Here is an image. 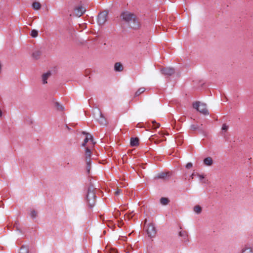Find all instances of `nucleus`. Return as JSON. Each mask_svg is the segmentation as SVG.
Instances as JSON below:
<instances>
[{
  "label": "nucleus",
  "mask_w": 253,
  "mask_h": 253,
  "mask_svg": "<svg viewBox=\"0 0 253 253\" xmlns=\"http://www.w3.org/2000/svg\"><path fill=\"white\" fill-rule=\"evenodd\" d=\"M121 190L120 189H117V190L115 191V195H118L121 192Z\"/></svg>",
  "instance_id": "obj_31"
},
{
  "label": "nucleus",
  "mask_w": 253,
  "mask_h": 253,
  "mask_svg": "<svg viewBox=\"0 0 253 253\" xmlns=\"http://www.w3.org/2000/svg\"><path fill=\"white\" fill-rule=\"evenodd\" d=\"M30 215H31V216L34 218L36 217L37 216V212H36V211H32L31 212V213H30Z\"/></svg>",
  "instance_id": "obj_27"
},
{
  "label": "nucleus",
  "mask_w": 253,
  "mask_h": 253,
  "mask_svg": "<svg viewBox=\"0 0 253 253\" xmlns=\"http://www.w3.org/2000/svg\"><path fill=\"white\" fill-rule=\"evenodd\" d=\"M198 126H195L194 125H192L190 126V128L192 130H196L198 128Z\"/></svg>",
  "instance_id": "obj_30"
},
{
  "label": "nucleus",
  "mask_w": 253,
  "mask_h": 253,
  "mask_svg": "<svg viewBox=\"0 0 253 253\" xmlns=\"http://www.w3.org/2000/svg\"><path fill=\"white\" fill-rule=\"evenodd\" d=\"M133 216V214H132V212L130 213L129 215H128L129 217H132Z\"/></svg>",
  "instance_id": "obj_32"
},
{
  "label": "nucleus",
  "mask_w": 253,
  "mask_h": 253,
  "mask_svg": "<svg viewBox=\"0 0 253 253\" xmlns=\"http://www.w3.org/2000/svg\"><path fill=\"white\" fill-rule=\"evenodd\" d=\"M95 189L92 187H89L86 196L87 201L90 207H93L95 203Z\"/></svg>",
  "instance_id": "obj_3"
},
{
  "label": "nucleus",
  "mask_w": 253,
  "mask_h": 253,
  "mask_svg": "<svg viewBox=\"0 0 253 253\" xmlns=\"http://www.w3.org/2000/svg\"><path fill=\"white\" fill-rule=\"evenodd\" d=\"M115 70L117 72H121L123 70L124 67L123 65L120 62H117L114 65Z\"/></svg>",
  "instance_id": "obj_13"
},
{
  "label": "nucleus",
  "mask_w": 253,
  "mask_h": 253,
  "mask_svg": "<svg viewBox=\"0 0 253 253\" xmlns=\"http://www.w3.org/2000/svg\"><path fill=\"white\" fill-rule=\"evenodd\" d=\"M91 147L87 146L85 147V162L86 164V171L88 174H90V169H91V159L90 157L91 155V152L90 151V148Z\"/></svg>",
  "instance_id": "obj_2"
},
{
  "label": "nucleus",
  "mask_w": 253,
  "mask_h": 253,
  "mask_svg": "<svg viewBox=\"0 0 253 253\" xmlns=\"http://www.w3.org/2000/svg\"><path fill=\"white\" fill-rule=\"evenodd\" d=\"M19 253H29L28 248L27 246H23L20 248Z\"/></svg>",
  "instance_id": "obj_17"
},
{
  "label": "nucleus",
  "mask_w": 253,
  "mask_h": 253,
  "mask_svg": "<svg viewBox=\"0 0 253 253\" xmlns=\"http://www.w3.org/2000/svg\"><path fill=\"white\" fill-rule=\"evenodd\" d=\"M86 11L85 8L80 5L76 6L74 9V14L77 17L81 16Z\"/></svg>",
  "instance_id": "obj_8"
},
{
  "label": "nucleus",
  "mask_w": 253,
  "mask_h": 253,
  "mask_svg": "<svg viewBox=\"0 0 253 253\" xmlns=\"http://www.w3.org/2000/svg\"><path fill=\"white\" fill-rule=\"evenodd\" d=\"M179 235L181 237H186L187 236V233L185 231L182 232L180 231L179 233Z\"/></svg>",
  "instance_id": "obj_26"
},
{
  "label": "nucleus",
  "mask_w": 253,
  "mask_h": 253,
  "mask_svg": "<svg viewBox=\"0 0 253 253\" xmlns=\"http://www.w3.org/2000/svg\"><path fill=\"white\" fill-rule=\"evenodd\" d=\"M163 140H159V141H158V142H156V143H159V142H161V141H163Z\"/></svg>",
  "instance_id": "obj_37"
},
{
  "label": "nucleus",
  "mask_w": 253,
  "mask_h": 253,
  "mask_svg": "<svg viewBox=\"0 0 253 253\" xmlns=\"http://www.w3.org/2000/svg\"><path fill=\"white\" fill-rule=\"evenodd\" d=\"M192 164L191 163H188L186 165V168L188 169H189L192 167Z\"/></svg>",
  "instance_id": "obj_29"
},
{
  "label": "nucleus",
  "mask_w": 253,
  "mask_h": 253,
  "mask_svg": "<svg viewBox=\"0 0 253 253\" xmlns=\"http://www.w3.org/2000/svg\"><path fill=\"white\" fill-rule=\"evenodd\" d=\"M204 163L206 166H211L213 164L212 159L210 157H207L204 160Z\"/></svg>",
  "instance_id": "obj_14"
},
{
  "label": "nucleus",
  "mask_w": 253,
  "mask_h": 253,
  "mask_svg": "<svg viewBox=\"0 0 253 253\" xmlns=\"http://www.w3.org/2000/svg\"><path fill=\"white\" fill-rule=\"evenodd\" d=\"M163 74L167 76H171L174 73V69L171 67L165 68L161 70Z\"/></svg>",
  "instance_id": "obj_10"
},
{
  "label": "nucleus",
  "mask_w": 253,
  "mask_h": 253,
  "mask_svg": "<svg viewBox=\"0 0 253 253\" xmlns=\"http://www.w3.org/2000/svg\"><path fill=\"white\" fill-rule=\"evenodd\" d=\"M169 172H162L158 173L155 177V179H165L168 176H169Z\"/></svg>",
  "instance_id": "obj_11"
},
{
  "label": "nucleus",
  "mask_w": 253,
  "mask_h": 253,
  "mask_svg": "<svg viewBox=\"0 0 253 253\" xmlns=\"http://www.w3.org/2000/svg\"><path fill=\"white\" fill-rule=\"evenodd\" d=\"M147 232L149 237H154L156 234V229L153 224H149L147 229Z\"/></svg>",
  "instance_id": "obj_9"
},
{
  "label": "nucleus",
  "mask_w": 253,
  "mask_h": 253,
  "mask_svg": "<svg viewBox=\"0 0 253 253\" xmlns=\"http://www.w3.org/2000/svg\"><path fill=\"white\" fill-rule=\"evenodd\" d=\"M94 116L101 125L105 126L107 124L106 119L99 110H96V112L94 113Z\"/></svg>",
  "instance_id": "obj_6"
},
{
  "label": "nucleus",
  "mask_w": 253,
  "mask_h": 253,
  "mask_svg": "<svg viewBox=\"0 0 253 253\" xmlns=\"http://www.w3.org/2000/svg\"><path fill=\"white\" fill-rule=\"evenodd\" d=\"M41 55V52L39 50H36L33 53V57L35 59H38L40 58Z\"/></svg>",
  "instance_id": "obj_18"
},
{
  "label": "nucleus",
  "mask_w": 253,
  "mask_h": 253,
  "mask_svg": "<svg viewBox=\"0 0 253 253\" xmlns=\"http://www.w3.org/2000/svg\"><path fill=\"white\" fill-rule=\"evenodd\" d=\"M2 115V112L1 111V110H0V117H1Z\"/></svg>",
  "instance_id": "obj_36"
},
{
  "label": "nucleus",
  "mask_w": 253,
  "mask_h": 253,
  "mask_svg": "<svg viewBox=\"0 0 253 253\" xmlns=\"http://www.w3.org/2000/svg\"><path fill=\"white\" fill-rule=\"evenodd\" d=\"M152 123L153 124V127L154 128L156 129V128H159L160 127V125L159 124H158L156 122H154V121H153Z\"/></svg>",
  "instance_id": "obj_25"
},
{
  "label": "nucleus",
  "mask_w": 253,
  "mask_h": 253,
  "mask_svg": "<svg viewBox=\"0 0 253 253\" xmlns=\"http://www.w3.org/2000/svg\"><path fill=\"white\" fill-rule=\"evenodd\" d=\"M241 253H253V248L250 246L246 245L242 249Z\"/></svg>",
  "instance_id": "obj_12"
},
{
  "label": "nucleus",
  "mask_w": 253,
  "mask_h": 253,
  "mask_svg": "<svg viewBox=\"0 0 253 253\" xmlns=\"http://www.w3.org/2000/svg\"><path fill=\"white\" fill-rule=\"evenodd\" d=\"M31 36L33 37V38H36L38 37V31L34 29V30H32V31H31Z\"/></svg>",
  "instance_id": "obj_23"
},
{
  "label": "nucleus",
  "mask_w": 253,
  "mask_h": 253,
  "mask_svg": "<svg viewBox=\"0 0 253 253\" xmlns=\"http://www.w3.org/2000/svg\"><path fill=\"white\" fill-rule=\"evenodd\" d=\"M145 90V88L144 87H140L135 92V96H139L140 94L144 92Z\"/></svg>",
  "instance_id": "obj_19"
},
{
  "label": "nucleus",
  "mask_w": 253,
  "mask_h": 253,
  "mask_svg": "<svg viewBox=\"0 0 253 253\" xmlns=\"http://www.w3.org/2000/svg\"><path fill=\"white\" fill-rule=\"evenodd\" d=\"M107 12L104 11L100 13L98 16L97 22L99 25H103L107 21Z\"/></svg>",
  "instance_id": "obj_7"
},
{
  "label": "nucleus",
  "mask_w": 253,
  "mask_h": 253,
  "mask_svg": "<svg viewBox=\"0 0 253 253\" xmlns=\"http://www.w3.org/2000/svg\"><path fill=\"white\" fill-rule=\"evenodd\" d=\"M55 106L57 109L59 110H63L64 109V107L61 105H60V103L58 102L55 103Z\"/></svg>",
  "instance_id": "obj_24"
},
{
  "label": "nucleus",
  "mask_w": 253,
  "mask_h": 253,
  "mask_svg": "<svg viewBox=\"0 0 253 253\" xmlns=\"http://www.w3.org/2000/svg\"><path fill=\"white\" fill-rule=\"evenodd\" d=\"M161 203L163 205H166L169 203V200L167 198H162L160 200Z\"/></svg>",
  "instance_id": "obj_22"
},
{
  "label": "nucleus",
  "mask_w": 253,
  "mask_h": 253,
  "mask_svg": "<svg viewBox=\"0 0 253 253\" xmlns=\"http://www.w3.org/2000/svg\"><path fill=\"white\" fill-rule=\"evenodd\" d=\"M82 133L85 135V138L82 144V146L84 147L87 146L93 147L95 142H94L92 136L90 133L84 131H83Z\"/></svg>",
  "instance_id": "obj_5"
},
{
  "label": "nucleus",
  "mask_w": 253,
  "mask_h": 253,
  "mask_svg": "<svg viewBox=\"0 0 253 253\" xmlns=\"http://www.w3.org/2000/svg\"><path fill=\"white\" fill-rule=\"evenodd\" d=\"M111 253H116V252L115 250H113L112 251H111Z\"/></svg>",
  "instance_id": "obj_33"
},
{
  "label": "nucleus",
  "mask_w": 253,
  "mask_h": 253,
  "mask_svg": "<svg viewBox=\"0 0 253 253\" xmlns=\"http://www.w3.org/2000/svg\"><path fill=\"white\" fill-rule=\"evenodd\" d=\"M33 8L36 10H38L41 8V4L38 2H34L32 5Z\"/></svg>",
  "instance_id": "obj_21"
},
{
  "label": "nucleus",
  "mask_w": 253,
  "mask_h": 253,
  "mask_svg": "<svg viewBox=\"0 0 253 253\" xmlns=\"http://www.w3.org/2000/svg\"><path fill=\"white\" fill-rule=\"evenodd\" d=\"M194 211L196 213L199 214L202 211V208L199 205H196L194 208Z\"/></svg>",
  "instance_id": "obj_20"
},
{
  "label": "nucleus",
  "mask_w": 253,
  "mask_h": 253,
  "mask_svg": "<svg viewBox=\"0 0 253 253\" xmlns=\"http://www.w3.org/2000/svg\"><path fill=\"white\" fill-rule=\"evenodd\" d=\"M139 144V139L137 137L131 138L130 139V145L132 146H137Z\"/></svg>",
  "instance_id": "obj_16"
},
{
  "label": "nucleus",
  "mask_w": 253,
  "mask_h": 253,
  "mask_svg": "<svg viewBox=\"0 0 253 253\" xmlns=\"http://www.w3.org/2000/svg\"><path fill=\"white\" fill-rule=\"evenodd\" d=\"M193 177H194V173L192 174L190 176V177L191 178H193Z\"/></svg>",
  "instance_id": "obj_34"
},
{
  "label": "nucleus",
  "mask_w": 253,
  "mask_h": 253,
  "mask_svg": "<svg viewBox=\"0 0 253 253\" xmlns=\"http://www.w3.org/2000/svg\"><path fill=\"white\" fill-rule=\"evenodd\" d=\"M50 75L51 73L50 72H47L42 75V81L43 84H47V80L50 76Z\"/></svg>",
  "instance_id": "obj_15"
},
{
  "label": "nucleus",
  "mask_w": 253,
  "mask_h": 253,
  "mask_svg": "<svg viewBox=\"0 0 253 253\" xmlns=\"http://www.w3.org/2000/svg\"><path fill=\"white\" fill-rule=\"evenodd\" d=\"M228 128V126L226 124H223L222 126V129L226 131Z\"/></svg>",
  "instance_id": "obj_28"
},
{
  "label": "nucleus",
  "mask_w": 253,
  "mask_h": 253,
  "mask_svg": "<svg viewBox=\"0 0 253 253\" xmlns=\"http://www.w3.org/2000/svg\"><path fill=\"white\" fill-rule=\"evenodd\" d=\"M193 107L194 109L204 115L209 114L208 111L206 108V105L204 103L197 101L193 103Z\"/></svg>",
  "instance_id": "obj_4"
},
{
  "label": "nucleus",
  "mask_w": 253,
  "mask_h": 253,
  "mask_svg": "<svg viewBox=\"0 0 253 253\" xmlns=\"http://www.w3.org/2000/svg\"><path fill=\"white\" fill-rule=\"evenodd\" d=\"M121 17L123 20L129 23L130 26L134 29H137L140 26V22L136 16L129 11L123 12Z\"/></svg>",
  "instance_id": "obj_1"
},
{
  "label": "nucleus",
  "mask_w": 253,
  "mask_h": 253,
  "mask_svg": "<svg viewBox=\"0 0 253 253\" xmlns=\"http://www.w3.org/2000/svg\"><path fill=\"white\" fill-rule=\"evenodd\" d=\"M200 177L201 179H202V178H204V177L203 175H200Z\"/></svg>",
  "instance_id": "obj_35"
}]
</instances>
